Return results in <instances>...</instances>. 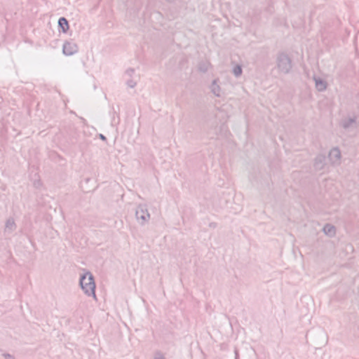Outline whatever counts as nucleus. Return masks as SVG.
Returning <instances> with one entry per match:
<instances>
[{"label":"nucleus","instance_id":"f257e3e1","mask_svg":"<svg viewBox=\"0 0 359 359\" xmlns=\"http://www.w3.org/2000/svg\"><path fill=\"white\" fill-rule=\"evenodd\" d=\"M79 286L83 294L92 297L93 300L97 301L95 293L96 284L93 273L86 269H83L79 277Z\"/></svg>","mask_w":359,"mask_h":359},{"label":"nucleus","instance_id":"f03ea898","mask_svg":"<svg viewBox=\"0 0 359 359\" xmlns=\"http://www.w3.org/2000/svg\"><path fill=\"white\" fill-rule=\"evenodd\" d=\"M276 67L280 74H288L292 72V62L289 55L285 53H280L276 59Z\"/></svg>","mask_w":359,"mask_h":359},{"label":"nucleus","instance_id":"7ed1b4c3","mask_svg":"<svg viewBox=\"0 0 359 359\" xmlns=\"http://www.w3.org/2000/svg\"><path fill=\"white\" fill-rule=\"evenodd\" d=\"M150 214L146 205H139L135 210V218L139 224L144 226L150 220Z\"/></svg>","mask_w":359,"mask_h":359},{"label":"nucleus","instance_id":"20e7f679","mask_svg":"<svg viewBox=\"0 0 359 359\" xmlns=\"http://www.w3.org/2000/svg\"><path fill=\"white\" fill-rule=\"evenodd\" d=\"M329 163L333 166H338L341 162V152L338 147H332L327 155Z\"/></svg>","mask_w":359,"mask_h":359},{"label":"nucleus","instance_id":"39448f33","mask_svg":"<svg viewBox=\"0 0 359 359\" xmlns=\"http://www.w3.org/2000/svg\"><path fill=\"white\" fill-rule=\"evenodd\" d=\"M63 53L67 56H71L77 53L78 47L76 43L65 42L62 48Z\"/></svg>","mask_w":359,"mask_h":359},{"label":"nucleus","instance_id":"423d86ee","mask_svg":"<svg viewBox=\"0 0 359 359\" xmlns=\"http://www.w3.org/2000/svg\"><path fill=\"white\" fill-rule=\"evenodd\" d=\"M210 90L211 93L217 97H220L223 94V91L219 84L218 79H214L212 81L210 86Z\"/></svg>","mask_w":359,"mask_h":359},{"label":"nucleus","instance_id":"0eeeda50","mask_svg":"<svg viewBox=\"0 0 359 359\" xmlns=\"http://www.w3.org/2000/svg\"><path fill=\"white\" fill-rule=\"evenodd\" d=\"M315 88L318 92H324L327 88V83L325 80L318 76H313Z\"/></svg>","mask_w":359,"mask_h":359},{"label":"nucleus","instance_id":"6e6552de","mask_svg":"<svg viewBox=\"0 0 359 359\" xmlns=\"http://www.w3.org/2000/svg\"><path fill=\"white\" fill-rule=\"evenodd\" d=\"M341 125L346 130L354 128L356 126V118L355 116L347 117L341 121Z\"/></svg>","mask_w":359,"mask_h":359},{"label":"nucleus","instance_id":"1a4fd4ad","mask_svg":"<svg viewBox=\"0 0 359 359\" xmlns=\"http://www.w3.org/2000/svg\"><path fill=\"white\" fill-rule=\"evenodd\" d=\"M16 229V224L15 219L9 217L6 220L4 231L6 233H12Z\"/></svg>","mask_w":359,"mask_h":359},{"label":"nucleus","instance_id":"9d476101","mask_svg":"<svg viewBox=\"0 0 359 359\" xmlns=\"http://www.w3.org/2000/svg\"><path fill=\"white\" fill-rule=\"evenodd\" d=\"M323 233L328 237L332 238L336 235V229L335 227L330 224H327L323 228Z\"/></svg>","mask_w":359,"mask_h":359},{"label":"nucleus","instance_id":"9b49d317","mask_svg":"<svg viewBox=\"0 0 359 359\" xmlns=\"http://www.w3.org/2000/svg\"><path fill=\"white\" fill-rule=\"evenodd\" d=\"M313 165L316 170H322L325 165V157L322 155L317 156L314 159Z\"/></svg>","mask_w":359,"mask_h":359},{"label":"nucleus","instance_id":"f8f14e48","mask_svg":"<svg viewBox=\"0 0 359 359\" xmlns=\"http://www.w3.org/2000/svg\"><path fill=\"white\" fill-rule=\"evenodd\" d=\"M58 26L63 33H66L69 29V24L66 18H60L58 20Z\"/></svg>","mask_w":359,"mask_h":359},{"label":"nucleus","instance_id":"ddd939ff","mask_svg":"<svg viewBox=\"0 0 359 359\" xmlns=\"http://www.w3.org/2000/svg\"><path fill=\"white\" fill-rule=\"evenodd\" d=\"M243 70L241 65H237L232 68V73L236 77H239L242 74Z\"/></svg>","mask_w":359,"mask_h":359},{"label":"nucleus","instance_id":"4468645a","mask_svg":"<svg viewBox=\"0 0 359 359\" xmlns=\"http://www.w3.org/2000/svg\"><path fill=\"white\" fill-rule=\"evenodd\" d=\"M127 86L128 87H129L130 88H133L136 86V81H133V80H129L128 82H127Z\"/></svg>","mask_w":359,"mask_h":359},{"label":"nucleus","instance_id":"2eb2a0df","mask_svg":"<svg viewBox=\"0 0 359 359\" xmlns=\"http://www.w3.org/2000/svg\"><path fill=\"white\" fill-rule=\"evenodd\" d=\"M154 359H165V358L161 353L156 352L154 356Z\"/></svg>","mask_w":359,"mask_h":359},{"label":"nucleus","instance_id":"dca6fc26","mask_svg":"<svg viewBox=\"0 0 359 359\" xmlns=\"http://www.w3.org/2000/svg\"><path fill=\"white\" fill-rule=\"evenodd\" d=\"M320 336L323 338L322 344H325L326 343V341H327L326 334H325V333L323 331H320Z\"/></svg>","mask_w":359,"mask_h":359},{"label":"nucleus","instance_id":"f3484780","mask_svg":"<svg viewBox=\"0 0 359 359\" xmlns=\"http://www.w3.org/2000/svg\"><path fill=\"white\" fill-rule=\"evenodd\" d=\"M2 356L4 359H14L13 355H11L10 353H4Z\"/></svg>","mask_w":359,"mask_h":359},{"label":"nucleus","instance_id":"a211bd4d","mask_svg":"<svg viewBox=\"0 0 359 359\" xmlns=\"http://www.w3.org/2000/svg\"><path fill=\"white\" fill-rule=\"evenodd\" d=\"M208 66H209V65H206L205 67H201V66L199 67V69H200L201 72H206L208 70Z\"/></svg>","mask_w":359,"mask_h":359},{"label":"nucleus","instance_id":"6ab92c4d","mask_svg":"<svg viewBox=\"0 0 359 359\" xmlns=\"http://www.w3.org/2000/svg\"><path fill=\"white\" fill-rule=\"evenodd\" d=\"M135 72V70L133 69H129L126 71V73L129 75V76H132Z\"/></svg>","mask_w":359,"mask_h":359},{"label":"nucleus","instance_id":"aec40b11","mask_svg":"<svg viewBox=\"0 0 359 359\" xmlns=\"http://www.w3.org/2000/svg\"><path fill=\"white\" fill-rule=\"evenodd\" d=\"M100 138L101 140H104L106 139V138H105V137H104V135H103L102 134H100Z\"/></svg>","mask_w":359,"mask_h":359},{"label":"nucleus","instance_id":"412c9836","mask_svg":"<svg viewBox=\"0 0 359 359\" xmlns=\"http://www.w3.org/2000/svg\"><path fill=\"white\" fill-rule=\"evenodd\" d=\"M235 355H236V359H237V357H238V352H237V351H235Z\"/></svg>","mask_w":359,"mask_h":359}]
</instances>
